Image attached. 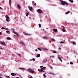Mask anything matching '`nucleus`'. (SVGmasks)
Instances as JSON below:
<instances>
[{
	"label": "nucleus",
	"instance_id": "obj_11",
	"mask_svg": "<svg viewBox=\"0 0 78 78\" xmlns=\"http://www.w3.org/2000/svg\"><path fill=\"white\" fill-rule=\"evenodd\" d=\"M17 6L18 8H19L20 9L21 7H20V5H19V4H18L17 5Z\"/></svg>",
	"mask_w": 78,
	"mask_h": 78
},
{
	"label": "nucleus",
	"instance_id": "obj_48",
	"mask_svg": "<svg viewBox=\"0 0 78 78\" xmlns=\"http://www.w3.org/2000/svg\"><path fill=\"white\" fill-rule=\"evenodd\" d=\"M14 33H15V34H16V32L15 31L14 32Z\"/></svg>",
	"mask_w": 78,
	"mask_h": 78
},
{
	"label": "nucleus",
	"instance_id": "obj_18",
	"mask_svg": "<svg viewBox=\"0 0 78 78\" xmlns=\"http://www.w3.org/2000/svg\"><path fill=\"white\" fill-rule=\"evenodd\" d=\"M58 58L59 59V60L60 61H62V60L61 59V57H58Z\"/></svg>",
	"mask_w": 78,
	"mask_h": 78
},
{
	"label": "nucleus",
	"instance_id": "obj_55",
	"mask_svg": "<svg viewBox=\"0 0 78 78\" xmlns=\"http://www.w3.org/2000/svg\"><path fill=\"white\" fill-rule=\"evenodd\" d=\"M30 61H32V59H30Z\"/></svg>",
	"mask_w": 78,
	"mask_h": 78
},
{
	"label": "nucleus",
	"instance_id": "obj_23",
	"mask_svg": "<svg viewBox=\"0 0 78 78\" xmlns=\"http://www.w3.org/2000/svg\"><path fill=\"white\" fill-rule=\"evenodd\" d=\"M8 40H11V38L10 37H7Z\"/></svg>",
	"mask_w": 78,
	"mask_h": 78
},
{
	"label": "nucleus",
	"instance_id": "obj_51",
	"mask_svg": "<svg viewBox=\"0 0 78 78\" xmlns=\"http://www.w3.org/2000/svg\"><path fill=\"white\" fill-rule=\"evenodd\" d=\"M35 51H37V49H36Z\"/></svg>",
	"mask_w": 78,
	"mask_h": 78
},
{
	"label": "nucleus",
	"instance_id": "obj_54",
	"mask_svg": "<svg viewBox=\"0 0 78 78\" xmlns=\"http://www.w3.org/2000/svg\"><path fill=\"white\" fill-rule=\"evenodd\" d=\"M0 76H2V75L0 74Z\"/></svg>",
	"mask_w": 78,
	"mask_h": 78
},
{
	"label": "nucleus",
	"instance_id": "obj_52",
	"mask_svg": "<svg viewBox=\"0 0 78 78\" xmlns=\"http://www.w3.org/2000/svg\"><path fill=\"white\" fill-rule=\"evenodd\" d=\"M51 69H53V67H52V66H51Z\"/></svg>",
	"mask_w": 78,
	"mask_h": 78
},
{
	"label": "nucleus",
	"instance_id": "obj_57",
	"mask_svg": "<svg viewBox=\"0 0 78 78\" xmlns=\"http://www.w3.org/2000/svg\"><path fill=\"white\" fill-rule=\"evenodd\" d=\"M1 52H0V54H1Z\"/></svg>",
	"mask_w": 78,
	"mask_h": 78
},
{
	"label": "nucleus",
	"instance_id": "obj_42",
	"mask_svg": "<svg viewBox=\"0 0 78 78\" xmlns=\"http://www.w3.org/2000/svg\"><path fill=\"white\" fill-rule=\"evenodd\" d=\"M44 50H48V49L45 48H44Z\"/></svg>",
	"mask_w": 78,
	"mask_h": 78
},
{
	"label": "nucleus",
	"instance_id": "obj_26",
	"mask_svg": "<svg viewBox=\"0 0 78 78\" xmlns=\"http://www.w3.org/2000/svg\"><path fill=\"white\" fill-rule=\"evenodd\" d=\"M29 15V12H27V13L26 14V16H28Z\"/></svg>",
	"mask_w": 78,
	"mask_h": 78
},
{
	"label": "nucleus",
	"instance_id": "obj_44",
	"mask_svg": "<svg viewBox=\"0 0 78 78\" xmlns=\"http://www.w3.org/2000/svg\"><path fill=\"white\" fill-rule=\"evenodd\" d=\"M43 66H40L41 68H43Z\"/></svg>",
	"mask_w": 78,
	"mask_h": 78
},
{
	"label": "nucleus",
	"instance_id": "obj_47",
	"mask_svg": "<svg viewBox=\"0 0 78 78\" xmlns=\"http://www.w3.org/2000/svg\"><path fill=\"white\" fill-rule=\"evenodd\" d=\"M20 77H21V78H23V77L22 76H20Z\"/></svg>",
	"mask_w": 78,
	"mask_h": 78
},
{
	"label": "nucleus",
	"instance_id": "obj_46",
	"mask_svg": "<svg viewBox=\"0 0 78 78\" xmlns=\"http://www.w3.org/2000/svg\"><path fill=\"white\" fill-rule=\"evenodd\" d=\"M0 9L2 10V8L0 7Z\"/></svg>",
	"mask_w": 78,
	"mask_h": 78
},
{
	"label": "nucleus",
	"instance_id": "obj_30",
	"mask_svg": "<svg viewBox=\"0 0 78 78\" xmlns=\"http://www.w3.org/2000/svg\"><path fill=\"white\" fill-rule=\"evenodd\" d=\"M6 76L7 78H11V77L10 76Z\"/></svg>",
	"mask_w": 78,
	"mask_h": 78
},
{
	"label": "nucleus",
	"instance_id": "obj_2",
	"mask_svg": "<svg viewBox=\"0 0 78 78\" xmlns=\"http://www.w3.org/2000/svg\"><path fill=\"white\" fill-rule=\"evenodd\" d=\"M61 2L62 4V5H69V4L66 2L62 1H61Z\"/></svg>",
	"mask_w": 78,
	"mask_h": 78
},
{
	"label": "nucleus",
	"instance_id": "obj_39",
	"mask_svg": "<svg viewBox=\"0 0 78 78\" xmlns=\"http://www.w3.org/2000/svg\"><path fill=\"white\" fill-rule=\"evenodd\" d=\"M62 27L63 28V29H66V28H65V27L64 26H62Z\"/></svg>",
	"mask_w": 78,
	"mask_h": 78
},
{
	"label": "nucleus",
	"instance_id": "obj_56",
	"mask_svg": "<svg viewBox=\"0 0 78 78\" xmlns=\"http://www.w3.org/2000/svg\"><path fill=\"white\" fill-rule=\"evenodd\" d=\"M0 78H3L2 77H1V76H0Z\"/></svg>",
	"mask_w": 78,
	"mask_h": 78
},
{
	"label": "nucleus",
	"instance_id": "obj_40",
	"mask_svg": "<svg viewBox=\"0 0 78 78\" xmlns=\"http://www.w3.org/2000/svg\"><path fill=\"white\" fill-rule=\"evenodd\" d=\"M2 33L1 32H0V35H2Z\"/></svg>",
	"mask_w": 78,
	"mask_h": 78
},
{
	"label": "nucleus",
	"instance_id": "obj_19",
	"mask_svg": "<svg viewBox=\"0 0 78 78\" xmlns=\"http://www.w3.org/2000/svg\"><path fill=\"white\" fill-rule=\"evenodd\" d=\"M19 69H20V70H22V69H23V70H25V68H19Z\"/></svg>",
	"mask_w": 78,
	"mask_h": 78
},
{
	"label": "nucleus",
	"instance_id": "obj_16",
	"mask_svg": "<svg viewBox=\"0 0 78 78\" xmlns=\"http://www.w3.org/2000/svg\"><path fill=\"white\" fill-rule=\"evenodd\" d=\"M6 33H7V34H9V33H10V32H9V30H7L6 31Z\"/></svg>",
	"mask_w": 78,
	"mask_h": 78
},
{
	"label": "nucleus",
	"instance_id": "obj_13",
	"mask_svg": "<svg viewBox=\"0 0 78 78\" xmlns=\"http://www.w3.org/2000/svg\"><path fill=\"white\" fill-rule=\"evenodd\" d=\"M48 74H50V75H54V73L53 72H50Z\"/></svg>",
	"mask_w": 78,
	"mask_h": 78
},
{
	"label": "nucleus",
	"instance_id": "obj_6",
	"mask_svg": "<svg viewBox=\"0 0 78 78\" xmlns=\"http://www.w3.org/2000/svg\"><path fill=\"white\" fill-rule=\"evenodd\" d=\"M0 44H2V45H5V46H6V44L5 43H4L3 42H0Z\"/></svg>",
	"mask_w": 78,
	"mask_h": 78
},
{
	"label": "nucleus",
	"instance_id": "obj_41",
	"mask_svg": "<svg viewBox=\"0 0 78 78\" xmlns=\"http://www.w3.org/2000/svg\"><path fill=\"white\" fill-rule=\"evenodd\" d=\"M16 35L18 36H19V34L17 33H16Z\"/></svg>",
	"mask_w": 78,
	"mask_h": 78
},
{
	"label": "nucleus",
	"instance_id": "obj_21",
	"mask_svg": "<svg viewBox=\"0 0 78 78\" xmlns=\"http://www.w3.org/2000/svg\"><path fill=\"white\" fill-rule=\"evenodd\" d=\"M43 62L44 63H46L47 62V60H44L43 61Z\"/></svg>",
	"mask_w": 78,
	"mask_h": 78
},
{
	"label": "nucleus",
	"instance_id": "obj_28",
	"mask_svg": "<svg viewBox=\"0 0 78 78\" xmlns=\"http://www.w3.org/2000/svg\"><path fill=\"white\" fill-rule=\"evenodd\" d=\"M51 40H52V41H56L55 40V39H54V38H52V39H51Z\"/></svg>",
	"mask_w": 78,
	"mask_h": 78
},
{
	"label": "nucleus",
	"instance_id": "obj_27",
	"mask_svg": "<svg viewBox=\"0 0 78 78\" xmlns=\"http://www.w3.org/2000/svg\"><path fill=\"white\" fill-rule=\"evenodd\" d=\"M62 31L63 32H66V29H63L62 30Z\"/></svg>",
	"mask_w": 78,
	"mask_h": 78
},
{
	"label": "nucleus",
	"instance_id": "obj_24",
	"mask_svg": "<svg viewBox=\"0 0 78 78\" xmlns=\"http://www.w3.org/2000/svg\"><path fill=\"white\" fill-rule=\"evenodd\" d=\"M38 50H40V51H42V49H41V48H37Z\"/></svg>",
	"mask_w": 78,
	"mask_h": 78
},
{
	"label": "nucleus",
	"instance_id": "obj_3",
	"mask_svg": "<svg viewBox=\"0 0 78 78\" xmlns=\"http://www.w3.org/2000/svg\"><path fill=\"white\" fill-rule=\"evenodd\" d=\"M45 67H43L41 68V69H38V70L39 72H44V71L42 70H44V69H45Z\"/></svg>",
	"mask_w": 78,
	"mask_h": 78
},
{
	"label": "nucleus",
	"instance_id": "obj_17",
	"mask_svg": "<svg viewBox=\"0 0 78 78\" xmlns=\"http://www.w3.org/2000/svg\"><path fill=\"white\" fill-rule=\"evenodd\" d=\"M24 34H25V35H26V36H28V35H29V34H27V33H25V32H24L23 33Z\"/></svg>",
	"mask_w": 78,
	"mask_h": 78
},
{
	"label": "nucleus",
	"instance_id": "obj_50",
	"mask_svg": "<svg viewBox=\"0 0 78 78\" xmlns=\"http://www.w3.org/2000/svg\"><path fill=\"white\" fill-rule=\"evenodd\" d=\"M29 78H33V77L31 76V77H30Z\"/></svg>",
	"mask_w": 78,
	"mask_h": 78
},
{
	"label": "nucleus",
	"instance_id": "obj_31",
	"mask_svg": "<svg viewBox=\"0 0 78 78\" xmlns=\"http://www.w3.org/2000/svg\"><path fill=\"white\" fill-rule=\"evenodd\" d=\"M6 21L7 22H9V20L8 19H6Z\"/></svg>",
	"mask_w": 78,
	"mask_h": 78
},
{
	"label": "nucleus",
	"instance_id": "obj_10",
	"mask_svg": "<svg viewBox=\"0 0 78 78\" xmlns=\"http://www.w3.org/2000/svg\"><path fill=\"white\" fill-rule=\"evenodd\" d=\"M11 75L12 76H16V74H15V73H12Z\"/></svg>",
	"mask_w": 78,
	"mask_h": 78
},
{
	"label": "nucleus",
	"instance_id": "obj_22",
	"mask_svg": "<svg viewBox=\"0 0 78 78\" xmlns=\"http://www.w3.org/2000/svg\"><path fill=\"white\" fill-rule=\"evenodd\" d=\"M41 55H40V54H38L37 55V58H39V57H40Z\"/></svg>",
	"mask_w": 78,
	"mask_h": 78
},
{
	"label": "nucleus",
	"instance_id": "obj_43",
	"mask_svg": "<svg viewBox=\"0 0 78 78\" xmlns=\"http://www.w3.org/2000/svg\"><path fill=\"white\" fill-rule=\"evenodd\" d=\"M12 30H13V31H14V28L12 29Z\"/></svg>",
	"mask_w": 78,
	"mask_h": 78
},
{
	"label": "nucleus",
	"instance_id": "obj_5",
	"mask_svg": "<svg viewBox=\"0 0 78 78\" xmlns=\"http://www.w3.org/2000/svg\"><path fill=\"white\" fill-rule=\"evenodd\" d=\"M28 8L29 9V10H30V11H33V8H32V7L29 6L28 7Z\"/></svg>",
	"mask_w": 78,
	"mask_h": 78
},
{
	"label": "nucleus",
	"instance_id": "obj_53",
	"mask_svg": "<svg viewBox=\"0 0 78 78\" xmlns=\"http://www.w3.org/2000/svg\"><path fill=\"white\" fill-rule=\"evenodd\" d=\"M69 0V2H71V0Z\"/></svg>",
	"mask_w": 78,
	"mask_h": 78
},
{
	"label": "nucleus",
	"instance_id": "obj_8",
	"mask_svg": "<svg viewBox=\"0 0 78 78\" xmlns=\"http://www.w3.org/2000/svg\"><path fill=\"white\" fill-rule=\"evenodd\" d=\"M53 30L54 32H55V33H57L58 32V30L56 29H53Z\"/></svg>",
	"mask_w": 78,
	"mask_h": 78
},
{
	"label": "nucleus",
	"instance_id": "obj_49",
	"mask_svg": "<svg viewBox=\"0 0 78 78\" xmlns=\"http://www.w3.org/2000/svg\"><path fill=\"white\" fill-rule=\"evenodd\" d=\"M58 49H59V50H61V48H58Z\"/></svg>",
	"mask_w": 78,
	"mask_h": 78
},
{
	"label": "nucleus",
	"instance_id": "obj_4",
	"mask_svg": "<svg viewBox=\"0 0 78 78\" xmlns=\"http://www.w3.org/2000/svg\"><path fill=\"white\" fill-rule=\"evenodd\" d=\"M37 12L40 14H42V13H43V12H42V11L40 9H38Z\"/></svg>",
	"mask_w": 78,
	"mask_h": 78
},
{
	"label": "nucleus",
	"instance_id": "obj_58",
	"mask_svg": "<svg viewBox=\"0 0 78 78\" xmlns=\"http://www.w3.org/2000/svg\"><path fill=\"white\" fill-rule=\"evenodd\" d=\"M43 30H44V29H43Z\"/></svg>",
	"mask_w": 78,
	"mask_h": 78
},
{
	"label": "nucleus",
	"instance_id": "obj_1",
	"mask_svg": "<svg viewBox=\"0 0 78 78\" xmlns=\"http://www.w3.org/2000/svg\"><path fill=\"white\" fill-rule=\"evenodd\" d=\"M27 70L29 72H30L31 73H34V71L33 70V69H27Z\"/></svg>",
	"mask_w": 78,
	"mask_h": 78
},
{
	"label": "nucleus",
	"instance_id": "obj_36",
	"mask_svg": "<svg viewBox=\"0 0 78 78\" xmlns=\"http://www.w3.org/2000/svg\"><path fill=\"white\" fill-rule=\"evenodd\" d=\"M70 64H72V65L73 64V63L72 62H70Z\"/></svg>",
	"mask_w": 78,
	"mask_h": 78
},
{
	"label": "nucleus",
	"instance_id": "obj_35",
	"mask_svg": "<svg viewBox=\"0 0 78 78\" xmlns=\"http://www.w3.org/2000/svg\"><path fill=\"white\" fill-rule=\"evenodd\" d=\"M71 2V3H73V0H71V2Z\"/></svg>",
	"mask_w": 78,
	"mask_h": 78
},
{
	"label": "nucleus",
	"instance_id": "obj_9",
	"mask_svg": "<svg viewBox=\"0 0 78 78\" xmlns=\"http://www.w3.org/2000/svg\"><path fill=\"white\" fill-rule=\"evenodd\" d=\"M1 29L2 30H3V29L4 30H8V28H4L3 27H2V28H1Z\"/></svg>",
	"mask_w": 78,
	"mask_h": 78
},
{
	"label": "nucleus",
	"instance_id": "obj_14",
	"mask_svg": "<svg viewBox=\"0 0 78 78\" xmlns=\"http://www.w3.org/2000/svg\"><path fill=\"white\" fill-rule=\"evenodd\" d=\"M43 39H48V37H46V36L44 37H43Z\"/></svg>",
	"mask_w": 78,
	"mask_h": 78
},
{
	"label": "nucleus",
	"instance_id": "obj_20",
	"mask_svg": "<svg viewBox=\"0 0 78 78\" xmlns=\"http://www.w3.org/2000/svg\"><path fill=\"white\" fill-rule=\"evenodd\" d=\"M72 43H73V45H76V43H75V41H73Z\"/></svg>",
	"mask_w": 78,
	"mask_h": 78
},
{
	"label": "nucleus",
	"instance_id": "obj_25",
	"mask_svg": "<svg viewBox=\"0 0 78 78\" xmlns=\"http://www.w3.org/2000/svg\"><path fill=\"white\" fill-rule=\"evenodd\" d=\"M46 73H45L44 74L43 76L44 77V78L46 77V75H45V74Z\"/></svg>",
	"mask_w": 78,
	"mask_h": 78
},
{
	"label": "nucleus",
	"instance_id": "obj_32",
	"mask_svg": "<svg viewBox=\"0 0 78 78\" xmlns=\"http://www.w3.org/2000/svg\"><path fill=\"white\" fill-rule=\"evenodd\" d=\"M39 27L40 28L41 27V24H39Z\"/></svg>",
	"mask_w": 78,
	"mask_h": 78
},
{
	"label": "nucleus",
	"instance_id": "obj_7",
	"mask_svg": "<svg viewBox=\"0 0 78 78\" xmlns=\"http://www.w3.org/2000/svg\"><path fill=\"white\" fill-rule=\"evenodd\" d=\"M9 3L10 6L11 8V0H9Z\"/></svg>",
	"mask_w": 78,
	"mask_h": 78
},
{
	"label": "nucleus",
	"instance_id": "obj_34",
	"mask_svg": "<svg viewBox=\"0 0 78 78\" xmlns=\"http://www.w3.org/2000/svg\"><path fill=\"white\" fill-rule=\"evenodd\" d=\"M34 6H35V7L36 6V3H35V4L34 5Z\"/></svg>",
	"mask_w": 78,
	"mask_h": 78
},
{
	"label": "nucleus",
	"instance_id": "obj_37",
	"mask_svg": "<svg viewBox=\"0 0 78 78\" xmlns=\"http://www.w3.org/2000/svg\"><path fill=\"white\" fill-rule=\"evenodd\" d=\"M32 60L33 61H35V59L34 58H33L32 59Z\"/></svg>",
	"mask_w": 78,
	"mask_h": 78
},
{
	"label": "nucleus",
	"instance_id": "obj_29",
	"mask_svg": "<svg viewBox=\"0 0 78 78\" xmlns=\"http://www.w3.org/2000/svg\"><path fill=\"white\" fill-rule=\"evenodd\" d=\"M70 11H68L66 13V14H69V13H70Z\"/></svg>",
	"mask_w": 78,
	"mask_h": 78
},
{
	"label": "nucleus",
	"instance_id": "obj_38",
	"mask_svg": "<svg viewBox=\"0 0 78 78\" xmlns=\"http://www.w3.org/2000/svg\"><path fill=\"white\" fill-rule=\"evenodd\" d=\"M18 55L19 56H20V57H21V55L20 54H19Z\"/></svg>",
	"mask_w": 78,
	"mask_h": 78
},
{
	"label": "nucleus",
	"instance_id": "obj_15",
	"mask_svg": "<svg viewBox=\"0 0 78 78\" xmlns=\"http://www.w3.org/2000/svg\"><path fill=\"white\" fill-rule=\"evenodd\" d=\"M20 43L23 45H25V43H24L23 41H20Z\"/></svg>",
	"mask_w": 78,
	"mask_h": 78
},
{
	"label": "nucleus",
	"instance_id": "obj_12",
	"mask_svg": "<svg viewBox=\"0 0 78 78\" xmlns=\"http://www.w3.org/2000/svg\"><path fill=\"white\" fill-rule=\"evenodd\" d=\"M5 17L7 19H9V16L7 15H6Z\"/></svg>",
	"mask_w": 78,
	"mask_h": 78
},
{
	"label": "nucleus",
	"instance_id": "obj_45",
	"mask_svg": "<svg viewBox=\"0 0 78 78\" xmlns=\"http://www.w3.org/2000/svg\"><path fill=\"white\" fill-rule=\"evenodd\" d=\"M60 43H64V42L63 41H61Z\"/></svg>",
	"mask_w": 78,
	"mask_h": 78
},
{
	"label": "nucleus",
	"instance_id": "obj_33",
	"mask_svg": "<svg viewBox=\"0 0 78 78\" xmlns=\"http://www.w3.org/2000/svg\"><path fill=\"white\" fill-rule=\"evenodd\" d=\"M53 53H56V52L55 51H53Z\"/></svg>",
	"mask_w": 78,
	"mask_h": 78
}]
</instances>
